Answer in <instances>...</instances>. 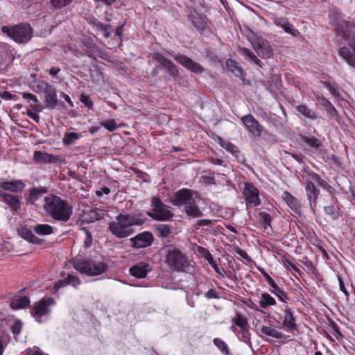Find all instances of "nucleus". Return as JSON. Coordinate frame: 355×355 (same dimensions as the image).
I'll return each instance as SVG.
<instances>
[{"instance_id": "1", "label": "nucleus", "mask_w": 355, "mask_h": 355, "mask_svg": "<svg viewBox=\"0 0 355 355\" xmlns=\"http://www.w3.org/2000/svg\"><path fill=\"white\" fill-rule=\"evenodd\" d=\"M146 222L145 216L141 214H119L116 221L109 225V230L118 239L130 236L134 232L133 226H140Z\"/></svg>"}, {"instance_id": "2", "label": "nucleus", "mask_w": 355, "mask_h": 355, "mask_svg": "<svg viewBox=\"0 0 355 355\" xmlns=\"http://www.w3.org/2000/svg\"><path fill=\"white\" fill-rule=\"evenodd\" d=\"M42 207L47 216L57 221L67 222L73 214L72 205L67 200L53 194L44 198Z\"/></svg>"}, {"instance_id": "3", "label": "nucleus", "mask_w": 355, "mask_h": 355, "mask_svg": "<svg viewBox=\"0 0 355 355\" xmlns=\"http://www.w3.org/2000/svg\"><path fill=\"white\" fill-rule=\"evenodd\" d=\"M165 263L173 272L191 274L195 270L193 265L185 254L173 245L166 249Z\"/></svg>"}, {"instance_id": "4", "label": "nucleus", "mask_w": 355, "mask_h": 355, "mask_svg": "<svg viewBox=\"0 0 355 355\" xmlns=\"http://www.w3.org/2000/svg\"><path fill=\"white\" fill-rule=\"evenodd\" d=\"M73 266L78 272L89 277L100 275L107 270V263L98 259L76 261Z\"/></svg>"}, {"instance_id": "5", "label": "nucleus", "mask_w": 355, "mask_h": 355, "mask_svg": "<svg viewBox=\"0 0 355 355\" xmlns=\"http://www.w3.org/2000/svg\"><path fill=\"white\" fill-rule=\"evenodd\" d=\"M1 31L17 43H26L32 37L33 30L28 24H21L15 26H4Z\"/></svg>"}, {"instance_id": "6", "label": "nucleus", "mask_w": 355, "mask_h": 355, "mask_svg": "<svg viewBox=\"0 0 355 355\" xmlns=\"http://www.w3.org/2000/svg\"><path fill=\"white\" fill-rule=\"evenodd\" d=\"M329 19L331 25L338 33L345 40L354 38L355 31V22H349L340 19L337 15L329 14Z\"/></svg>"}, {"instance_id": "7", "label": "nucleus", "mask_w": 355, "mask_h": 355, "mask_svg": "<svg viewBox=\"0 0 355 355\" xmlns=\"http://www.w3.org/2000/svg\"><path fill=\"white\" fill-rule=\"evenodd\" d=\"M55 304V301L52 297H44L34 304L31 309L32 316L38 322H42V318H48L51 313L50 307Z\"/></svg>"}, {"instance_id": "8", "label": "nucleus", "mask_w": 355, "mask_h": 355, "mask_svg": "<svg viewBox=\"0 0 355 355\" xmlns=\"http://www.w3.org/2000/svg\"><path fill=\"white\" fill-rule=\"evenodd\" d=\"M249 41L258 55L261 58L267 59L272 55V48L266 40L253 34L249 37Z\"/></svg>"}, {"instance_id": "9", "label": "nucleus", "mask_w": 355, "mask_h": 355, "mask_svg": "<svg viewBox=\"0 0 355 355\" xmlns=\"http://www.w3.org/2000/svg\"><path fill=\"white\" fill-rule=\"evenodd\" d=\"M193 198V191L189 189H181L173 193L171 202L175 206H183L190 202Z\"/></svg>"}, {"instance_id": "10", "label": "nucleus", "mask_w": 355, "mask_h": 355, "mask_svg": "<svg viewBox=\"0 0 355 355\" xmlns=\"http://www.w3.org/2000/svg\"><path fill=\"white\" fill-rule=\"evenodd\" d=\"M131 245L136 249L150 246L154 241V236L150 232L145 231L130 239Z\"/></svg>"}, {"instance_id": "11", "label": "nucleus", "mask_w": 355, "mask_h": 355, "mask_svg": "<svg viewBox=\"0 0 355 355\" xmlns=\"http://www.w3.org/2000/svg\"><path fill=\"white\" fill-rule=\"evenodd\" d=\"M241 121L245 129L254 137H260L263 127L252 114H248L241 118Z\"/></svg>"}, {"instance_id": "12", "label": "nucleus", "mask_w": 355, "mask_h": 355, "mask_svg": "<svg viewBox=\"0 0 355 355\" xmlns=\"http://www.w3.org/2000/svg\"><path fill=\"white\" fill-rule=\"evenodd\" d=\"M171 55L174 58L176 62L182 65L187 69L200 74L204 71V68L200 64L193 61L191 59L188 58L187 56L178 53V54H171Z\"/></svg>"}, {"instance_id": "13", "label": "nucleus", "mask_w": 355, "mask_h": 355, "mask_svg": "<svg viewBox=\"0 0 355 355\" xmlns=\"http://www.w3.org/2000/svg\"><path fill=\"white\" fill-rule=\"evenodd\" d=\"M243 194L248 203L252 204L254 206L260 204L259 191L252 184L245 183Z\"/></svg>"}, {"instance_id": "14", "label": "nucleus", "mask_w": 355, "mask_h": 355, "mask_svg": "<svg viewBox=\"0 0 355 355\" xmlns=\"http://www.w3.org/2000/svg\"><path fill=\"white\" fill-rule=\"evenodd\" d=\"M147 214L152 219L157 221L170 220L174 216L173 213L170 209V207L168 206H166L164 208L159 209L157 210H151L150 211H148Z\"/></svg>"}, {"instance_id": "15", "label": "nucleus", "mask_w": 355, "mask_h": 355, "mask_svg": "<svg viewBox=\"0 0 355 355\" xmlns=\"http://www.w3.org/2000/svg\"><path fill=\"white\" fill-rule=\"evenodd\" d=\"M305 191L309 205L312 210H315L316 207V200L320 193L319 189H318L314 184L311 182V180H306Z\"/></svg>"}, {"instance_id": "16", "label": "nucleus", "mask_w": 355, "mask_h": 355, "mask_svg": "<svg viewBox=\"0 0 355 355\" xmlns=\"http://www.w3.org/2000/svg\"><path fill=\"white\" fill-rule=\"evenodd\" d=\"M153 58L159 62L162 67L166 68L171 76H175L178 74V69L175 64L162 54L158 53H154L153 55Z\"/></svg>"}, {"instance_id": "17", "label": "nucleus", "mask_w": 355, "mask_h": 355, "mask_svg": "<svg viewBox=\"0 0 355 355\" xmlns=\"http://www.w3.org/2000/svg\"><path fill=\"white\" fill-rule=\"evenodd\" d=\"M48 193L46 187H33L29 190V194L26 198V202L32 205H37V201L44 194Z\"/></svg>"}, {"instance_id": "18", "label": "nucleus", "mask_w": 355, "mask_h": 355, "mask_svg": "<svg viewBox=\"0 0 355 355\" xmlns=\"http://www.w3.org/2000/svg\"><path fill=\"white\" fill-rule=\"evenodd\" d=\"M282 198L289 208L296 214L301 215L302 206L300 200L295 196H292L288 191H284L282 193Z\"/></svg>"}, {"instance_id": "19", "label": "nucleus", "mask_w": 355, "mask_h": 355, "mask_svg": "<svg viewBox=\"0 0 355 355\" xmlns=\"http://www.w3.org/2000/svg\"><path fill=\"white\" fill-rule=\"evenodd\" d=\"M80 284L81 282L78 277L74 275L69 274L64 279L58 281L55 284L53 288L54 291L56 292L60 288L67 286H71L73 288H77Z\"/></svg>"}, {"instance_id": "20", "label": "nucleus", "mask_w": 355, "mask_h": 355, "mask_svg": "<svg viewBox=\"0 0 355 355\" xmlns=\"http://www.w3.org/2000/svg\"><path fill=\"white\" fill-rule=\"evenodd\" d=\"M339 55L349 66L355 68V45L340 47Z\"/></svg>"}, {"instance_id": "21", "label": "nucleus", "mask_w": 355, "mask_h": 355, "mask_svg": "<svg viewBox=\"0 0 355 355\" xmlns=\"http://www.w3.org/2000/svg\"><path fill=\"white\" fill-rule=\"evenodd\" d=\"M25 184L21 180L5 181L0 183V188L11 192H20L25 188Z\"/></svg>"}, {"instance_id": "22", "label": "nucleus", "mask_w": 355, "mask_h": 355, "mask_svg": "<svg viewBox=\"0 0 355 355\" xmlns=\"http://www.w3.org/2000/svg\"><path fill=\"white\" fill-rule=\"evenodd\" d=\"M149 265L144 262H139L129 268V272L132 276L137 278H144L149 270Z\"/></svg>"}, {"instance_id": "23", "label": "nucleus", "mask_w": 355, "mask_h": 355, "mask_svg": "<svg viewBox=\"0 0 355 355\" xmlns=\"http://www.w3.org/2000/svg\"><path fill=\"white\" fill-rule=\"evenodd\" d=\"M184 211L189 218H199L203 216V212L197 205L196 198L184 206Z\"/></svg>"}, {"instance_id": "24", "label": "nucleus", "mask_w": 355, "mask_h": 355, "mask_svg": "<svg viewBox=\"0 0 355 355\" xmlns=\"http://www.w3.org/2000/svg\"><path fill=\"white\" fill-rule=\"evenodd\" d=\"M33 159L37 164H47L56 162L58 159L57 157L42 151H35L33 153Z\"/></svg>"}, {"instance_id": "25", "label": "nucleus", "mask_w": 355, "mask_h": 355, "mask_svg": "<svg viewBox=\"0 0 355 355\" xmlns=\"http://www.w3.org/2000/svg\"><path fill=\"white\" fill-rule=\"evenodd\" d=\"M275 24L277 26L284 29V31L286 33H287L294 37H297L300 35V32L293 27V26L288 21L287 19L278 18V19H275Z\"/></svg>"}, {"instance_id": "26", "label": "nucleus", "mask_w": 355, "mask_h": 355, "mask_svg": "<svg viewBox=\"0 0 355 355\" xmlns=\"http://www.w3.org/2000/svg\"><path fill=\"white\" fill-rule=\"evenodd\" d=\"M283 325L289 331H293L297 329L295 318L289 309H285L284 310Z\"/></svg>"}, {"instance_id": "27", "label": "nucleus", "mask_w": 355, "mask_h": 355, "mask_svg": "<svg viewBox=\"0 0 355 355\" xmlns=\"http://www.w3.org/2000/svg\"><path fill=\"white\" fill-rule=\"evenodd\" d=\"M0 196L12 210L17 211L20 208L21 202L18 196L7 193H3Z\"/></svg>"}, {"instance_id": "28", "label": "nucleus", "mask_w": 355, "mask_h": 355, "mask_svg": "<svg viewBox=\"0 0 355 355\" xmlns=\"http://www.w3.org/2000/svg\"><path fill=\"white\" fill-rule=\"evenodd\" d=\"M316 100L324 107L331 117H337L338 112L331 103L323 96H316Z\"/></svg>"}, {"instance_id": "29", "label": "nucleus", "mask_w": 355, "mask_h": 355, "mask_svg": "<svg viewBox=\"0 0 355 355\" xmlns=\"http://www.w3.org/2000/svg\"><path fill=\"white\" fill-rule=\"evenodd\" d=\"M226 64L229 70H230L236 76L243 79L245 73L243 68L240 67L237 62L232 59H228L226 62Z\"/></svg>"}, {"instance_id": "30", "label": "nucleus", "mask_w": 355, "mask_h": 355, "mask_svg": "<svg viewBox=\"0 0 355 355\" xmlns=\"http://www.w3.org/2000/svg\"><path fill=\"white\" fill-rule=\"evenodd\" d=\"M260 331L263 335L271 337L277 340H282L284 338L282 333L271 326H262Z\"/></svg>"}, {"instance_id": "31", "label": "nucleus", "mask_w": 355, "mask_h": 355, "mask_svg": "<svg viewBox=\"0 0 355 355\" xmlns=\"http://www.w3.org/2000/svg\"><path fill=\"white\" fill-rule=\"evenodd\" d=\"M239 53L245 59H248L250 62H253L257 66L263 68L262 62L257 58V55L251 50L244 47H239Z\"/></svg>"}, {"instance_id": "32", "label": "nucleus", "mask_w": 355, "mask_h": 355, "mask_svg": "<svg viewBox=\"0 0 355 355\" xmlns=\"http://www.w3.org/2000/svg\"><path fill=\"white\" fill-rule=\"evenodd\" d=\"M87 218L86 219L88 223H93L96 220H101L105 215L104 209L96 208L89 211L87 214Z\"/></svg>"}, {"instance_id": "33", "label": "nucleus", "mask_w": 355, "mask_h": 355, "mask_svg": "<svg viewBox=\"0 0 355 355\" xmlns=\"http://www.w3.org/2000/svg\"><path fill=\"white\" fill-rule=\"evenodd\" d=\"M58 99L57 93L55 89L46 94L45 96V105L47 108L51 110L54 109L58 105Z\"/></svg>"}, {"instance_id": "34", "label": "nucleus", "mask_w": 355, "mask_h": 355, "mask_svg": "<svg viewBox=\"0 0 355 355\" xmlns=\"http://www.w3.org/2000/svg\"><path fill=\"white\" fill-rule=\"evenodd\" d=\"M34 233L33 229L23 228L21 230V235L24 239L34 244H40L42 239L37 237Z\"/></svg>"}, {"instance_id": "35", "label": "nucleus", "mask_w": 355, "mask_h": 355, "mask_svg": "<svg viewBox=\"0 0 355 355\" xmlns=\"http://www.w3.org/2000/svg\"><path fill=\"white\" fill-rule=\"evenodd\" d=\"M259 304L262 309H267L269 306L276 304V300L268 293H263L259 300Z\"/></svg>"}, {"instance_id": "36", "label": "nucleus", "mask_w": 355, "mask_h": 355, "mask_svg": "<svg viewBox=\"0 0 355 355\" xmlns=\"http://www.w3.org/2000/svg\"><path fill=\"white\" fill-rule=\"evenodd\" d=\"M29 304L30 300L27 297L23 296L12 299L10 306L12 309H19L28 306Z\"/></svg>"}, {"instance_id": "37", "label": "nucleus", "mask_w": 355, "mask_h": 355, "mask_svg": "<svg viewBox=\"0 0 355 355\" xmlns=\"http://www.w3.org/2000/svg\"><path fill=\"white\" fill-rule=\"evenodd\" d=\"M32 228L33 232L40 236H46L53 232V227L49 224H37Z\"/></svg>"}, {"instance_id": "38", "label": "nucleus", "mask_w": 355, "mask_h": 355, "mask_svg": "<svg viewBox=\"0 0 355 355\" xmlns=\"http://www.w3.org/2000/svg\"><path fill=\"white\" fill-rule=\"evenodd\" d=\"M82 137L83 135L80 133L67 132L62 138V143L66 146H69L75 144L78 139L82 138Z\"/></svg>"}, {"instance_id": "39", "label": "nucleus", "mask_w": 355, "mask_h": 355, "mask_svg": "<svg viewBox=\"0 0 355 355\" xmlns=\"http://www.w3.org/2000/svg\"><path fill=\"white\" fill-rule=\"evenodd\" d=\"M297 112L301 113L302 115L312 120H315L318 118V114L309 108L305 105H299L295 107Z\"/></svg>"}, {"instance_id": "40", "label": "nucleus", "mask_w": 355, "mask_h": 355, "mask_svg": "<svg viewBox=\"0 0 355 355\" xmlns=\"http://www.w3.org/2000/svg\"><path fill=\"white\" fill-rule=\"evenodd\" d=\"M271 293L275 295L281 302L286 304L288 302L289 298L287 293L279 287L277 284L271 286Z\"/></svg>"}, {"instance_id": "41", "label": "nucleus", "mask_w": 355, "mask_h": 355, "mask_svg": "<svg viewBox=\"0 0 355 355\" xmlns=\"http://www.w3.org/2000/svg\"><path fill=\"white\" fill-rule=\"evenodd\" d=\"M155 230L159 237L167 238L171 233V227L168 224L160 223L156 225Z\"/></svg>"}, {"instance_id": "42", "label": "nucleus", "mask_w": 355, "mask_h": 355, "mask_svg": "<svg viewBox=\"0 0 355 355\" xmlns=\"http://www.w3.org/2000/svg\"><path fill=\"white\" fill-rule=\"evenodd\" d=\"M232 322L234 323V324L240 329L250 327L246 318L239 313H236V315L232 319Z\"/></svg>"}, {"instance_id": "43", "label": "nucleus", "mask_w": 355, "mask_h": 355, "mask_svg": "<svg viewBox=\"0 0 355 355\" xmlns=\"http://www.w3.org/2000/svg\"><path fill=\"white\" fill-rule=\"evenodd\" d=\"M302 139L304 143L313 148H319L322 146V141L315 137L303 136Z\"/></svg>"}, {"instance_id": "44", "label": "nucleus", "mask_w": 355, "mask_h": 355, "mask_svg": "<svg viewBox=\"0 0 355 355\" xmlns=\"http://www.w3.org/2000/svg\"><path fill=\"white\" fill-rule=\"evenodd\" d=\"M259 218L265 230L271 226L272 218L269 214L266 211H261L259 214Z\"/></svg>"}, {"instance_id": "45", "label": "nucleus", "mask_w": 355, "mask_h": 355, "mask_svg": "<svg viewBox=\"0 0 355 355\" xmlns=\"http://www.w3.org/2000/svg\"><path fill=\"white\" fill-rule=\"evenodd\" d=\"M192 24L198 30H205L206 24L205 20L200 16L191 15L189 17Z\"/></svg>"}, {"instance_id": "46", "label": "nucleus", "mask_w": 355, "mask_h": 355, "mask_svg": "<svg viewBox=\"0 0 355 355\" xmlns=\"http://www.w3.org/2000/svg\"><path fill=\"white\" fill-rule=\"evenodd\" d=\"M249 328L250 327H245L240 329L237 334L238 338L245 343H250V333Z\"/></svg>"}, {"instance_id": "47", "label": "nucleus", "mask_w": 355, "mask_h": 355, "mask_svg": "<svg viewBox=\"0 0 355 355\" xmlns=\"http://www.w3.org/2000/svg\"><path fill=\"white\" fill-rule=\"evenodd\" d=\"M213 343L222 353H224L225 355H230L228 346L223 340L216 338L214 339Z\"/></svg>"}, {"instance_id": "48", "label": "nucleus", "mask_w": 355, "mask_h": 355, "mask_svg": "<svg viewBox=\"0 0 355 355\" xmlns=\"http://www.w3.org/2000/svg\"><path fill=\"white\" fill-rule=\"evenodd\" d=\"M326 215L329 216L331 219L335 220L339 218L340 214L333 205H327L324 207Z\"/></svg>"}, {"instance_id": "49", "label": "nucleus", "mask_w": 355, "mask_h": 355, "mask_svg": "<svg viewBox=\"0 0 355 355\" xmlns=\"http://www.w3.org/2000/svg\"><path fill=\"white\" fill-rule=\"evenodd\" d=\"M219 144L224 149L231 153H235L238 152L237 147L230 141L220 139Z\"/></svg>"}, {"instance_id": "50", "label": "nucleus", "mask_w": 355, "mask_h": 355, "mask_svg": "<svg viewBox=\"0 0 355 355\" xmlns=\"http://www.w3.org/2000/svg\"><path fill=\"white\" fill-rule=\"evenodd\" d=\"M73 0H50L51 5L54 9H61L69 5Z\"/></svg>"}, {"instance_id": "51", "label": "nucleus", "mask_w": 355, "mask_h": 355, "mask_svg": "<svg viewBox=\"0 0 355 355\" xmlns=\"http://www.w3.org/2000/svg\"><path fill=\"white\" fill-rule=\"evenodd\" d=\"M308 175L309 176V179L306 180H311V182H316L318 185L321 187H324L326 182L322 179V178L317 173L314 172L308 173Z\"/></svg>"}, {"instance_id": "52", "label": "nucleus", "mask_w": 355, "mask_h": 355, "mask_svg": "<svg viewBox=\"0 0 355 355\" xmlns=\"http://www.w3.org/2000/svg\"><path fill=\"white\" fill-rule=\"evenodd\" d=\"M37 92L47 94L50 91H51L53 88L51 85L49 83L42 80L38 82L37 85Z\"/></svg>"}, {"instance_id": "53", "label": "nucleus", "mask_w": 355, "mask_h": 355, "mask_svg": "<svg viewBox=\"0 0 355 355\" xmlns=\"http://www.w3.org/2000/svg\"><path fill=\"white\" fill-rule=\"evenodd\" d=\"M80 230L83 231L86 236V238L84 241V246L87 248H90L93 242V237L91 232L87 227H82L80 228Z\"/></svg>"}, {"instance_id": "54", "label": "nucleus", "mask_w": 355, "mask_h": 355, "mask_svg": "<svg viewBox=\"0 0 355 355\" xmlns=\"http://www.w3.org/2000/svg\"><path fill=\"white\" fill-rule=\"evenodd\" d=\"M101 125L110 132H113L117 128L116 123L114 119L103 121Z\"/></svg>"}, {"instance_id": "55", "label": "nucleus", "mask_w": 355, "mask_h": 355, "mask_svg": "<svg viewBox=\"0 0 355 355\" xmlns=\"http://www.w3.org/2000/svg\"><path fill=\"white\" fill-rule=\"evenodd\" d=\"M23 354L24 355H49L47 354L43 353L39 347H34L33 348H28L26 349Z\"/></svg>"}, {"instance_id": "56", "label": "nucleus", "mask_w": 355, "mask_h": 355, "mask_svg": "<svg viewBox=\"0 0 355 355\" xmlns=\"http://www.w3.org/2000/svg\"><path fill=\"white\" fill-rule=\"evenodd\" d=\"M22 322L21 320H15L14 324L11 327V331L14 335H19L20 334L22 329Z\"/></svg>"}, {"instance_id": "57", "label": "nucleus", "mask_w": 355, "mask_h": 355, "mask_svg": "<svg viewBox=\"0 0 355 355\" xmlns=\"http://www.w3.org/2000/svg\"><path fill=\"white\" fill-rule=\"evenodd\" d=\"M95 26L97 27L99 30H101L102 32L104 33V36L106 38H108L110 37V33L108 31V28H110V25L103 24L100 21H98V22L96 24V25Z\"/></svg>"}, {"instance_id": "58", "label": "nucleus", "mask_w": 355, "mask_h": 355, "mask_svg": "<svg viewBox=\"0 0 355 355\" xmlns=\"http://www.w3.org/2000/svg\"><path fill=\"white\" fill-rule=\"evenodd\" d=\"M152 205L153 209L152 210H157L159 209L164 208L167 205L164 204L159 198L154 197L152 199Z\"/></svg>"}, {"instance_id": "59", "label": "nucleus", "mask_w": 355, "mask_h": 355, "mask_svg": "<svg viewBox=\"0 0 355 355\" xmlns=\"http://www.w3.org/2000/svg\"><path fill=\"white\" fill-rule=\"evenodd\" d=\"M198 251L200 254H202V256H203L205 257V259L209 261H212V255L211 254V253L209 252V251L208 250H207L206 248H203V247H200L199 246L198 248Z\"/></svg>"}, {"instance_id": "60", "label": "nucleus", "mask_w": 355, "mask_h": 355, "mask_svg": "<svg viewBox=\"0 0 355 355\" xmlns=\"http://www.w3.org/2000/svg\"><path fill=\"white\" fill-rule=\"evenodd\" d=\"M324 85L333 96L336 98H338L340 96V92L329 82H325L324 83Z\"/></svg>"}, {"instance_id": "61", "label": "nucleus", "mask_w": 355, "mask_h": 355, "mask_svg": "<svg viewBox=\"0 0 355 355\" xmlns=\"http://www.w3.org/2000/svg\"><path fill=\"white\" fill-rule=\"evenodd\" d=\"M80 101L87 108H92L93 102L89 96L82 94L80 97Z\"/></svg>"}, {"instance_id": "62", "label": "nucleus", "mask_w": 355, "mask_h": 355, "mask_svg": "<svg viewBox=\"0 0 355 355\" xmlns=\"http://www.w3.org/2000/svg\"><path fill=\"white\" fill-rule=\"evenodd\" d=\"M21 95H22L23 98L24 99H26L29 103L33 101V102L37 103L38 102V99H37V96L33 94L23 92V93H21Z\"/></svg>"}, {"instance_id": "63", "label": "nucleus", "mask_w": 355, "mask_h": 355, "mask_svg": "<svg viewBox=\"0 0 355 355\" xmlns=\"http://www.w3.org/2000/svg\"><path fill=\"white\" fill-rule=\"evenodd\" d=\"M0 96H1V98L4 99V100H6V101L15 100L16 99V95L12 94V93H10L9 92H7V91H4L3 92H1L0 93Z\"/></svg>"}, {"instance_id": "64", "label": "nucleus", "mask_w": 355, "mask_h": 355, "mask_svg": "<svg viewBox=\"0 0 355 355\" xmlns=\"http://www.w3.org/2000/svg\"><path fill=\"white\" fill-rule=\"evenodd\" d=\"M260 272L263 275V276L265 277L266 281L268 282V284L270 285V286H272L276 283L275 281L270 277V276L262 268L259 269Z\"/></svg>"}]
</instances>
